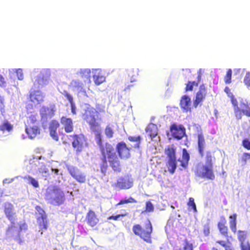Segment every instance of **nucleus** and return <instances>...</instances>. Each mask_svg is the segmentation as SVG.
<instances>
[{"label":"nucleus","instance_id":"f257e3e1","mask_svg":"<svg viewBox=\"0 0 250 250\" xmlns=\"http://www.w3.org/2000/svg\"><path fill=\"white\" fill-rule=\"evenodd\" d=\"M133 148L127 146L123 141L118 143L116 146V155L118 159L115 162H110L107 159L106 160V168L104 170L100 169V171L104 175L106 174L108 167H110L114 172L120 173L123 169V164L121 159L127 160L131 157V151Z\"/></svg>","mask_w":250,"mask_h":250},{"label":"nucleus","instance_id":"f03ea898","mask_svg":"<svg viewBox=\"0 0 250 250\" xmlns=\"http://www.w3.org/2000/svg\"><path fill=\"white\" fill-rule=\"evenodd\" d=\"M96 133L95 138L96 142L99 146L100 150L101 153V156L100 157L99 166L100 169L104 170L106 168V160L107 159L110 162H115L118 159L116 155V152L113 147L109 144L106 143L103 145L102 135L101 132V128Z\"/></svg>","mask_w":250,"mask_h":250},{"label":"nucleus","instance_id":"7ed1b4c3","mask_svg":"<svg viewBox=\"0 0 250 250\" xmlns=\"http://www.w3.org/2000/svg\"><path fill=\"white\" fill-rule=\"evenodd\" d=\"M97 110L89 105H87L83 110L82 118L88 124L90 130L93 132H97L100 128L99 121H101L100 117L101 113H104V109L97 108Z\"/></svg>","mask_w":250,"mask_h":250},{"label":"nucleus","instance_id":"20e7f679","mask_svg":"<svg viewBox=\"0 0 250 250\" xmlns=\"http://www.w3.org/2000/svg\"><path fill=\"white\" fill-rule=\"evenodd\" d=\"M132 231L134 234L139 236L144 241L148 244L152 243V225L149 220L142 226L140 224H135L132 227Z\"/></svg>","mask_w":250,"mask_h":250},{"label":"nucleus","instance_id":"39448f33","mask_svg":"<svg viewBox=\"0 0 250 250\" xmlns=\"http://www.w3.org/2000/svg\"><path fill=\"white\" fill-rule=\"evenodd\" d=\"M205 140L202 133L198 134V151L201 158H204L205 165L213 167V163L215 161V157L213 152L207 151L205 153Z\"/></svg>","mask_w":250,"mask_h":250},{"label":"nucleus","instance_id":"423d86ee","mask_svg":"<svg viewBox=\"0 0 250 250\" xmlns=\"http://www.w3.org/2000/svg\"><path fill=\"white\" fill-rule=\"evenodd\" d=\"M164 153L167 158L166 166L169 172L173 174L177 168V159L176 156V147L172 144L167 146Z\"/></svg>","mask_w":250,"mask_h":250},{"label":"nucleus","instance_id":"0eeeda50","mask_svg":"<svg viewBox=\"0 0 250 250\" xmlns=\"http://www.w3.org/2000/svg\"><path fill=\"white\" fill-rule=\"evenodd\" d=\"M193 171L195 176L197 177L210 180H214L215 179V176L213 167L207 165L198 163L195 166Z\"/></svg>","mask_w":250,"mask_h":250},{"label":"nucleus","instance_id":"6e6552de","mask_svg":"<svg viewBox=\"0 0 250 250\" xmlns=\"http://www.w3.org/2000/svg\"><path fill=\"white\" fill-rule=\"evenodd\" d=\"M4 213L11 224V225L7 229L6 234L9 237H13L14 232L16 231V227L14 223L15 219L14 217L15 213L13 212V208L11 204L8 207L5 208Z\"/></svg>","mask_w":250,"mask_h":250},{"label":"nucleus","instance_id":"1a4fd4ad","mask_svg":"<svg viewBox=\"0 0 250 250\" xmlns=\"http://www.w3.org/2000/svg\"><path fill=\"white\" fill-rule=\"evenodd\" d=\"M207 95V89L205 84H201L198 91L196 93L193 100V106L197 108L198 106H202L205 100Z\"/></svg>","mask_w":250,"mask_h":250},{"label":"nucleus","instance_id":"9d476101","mask_svg":"<svg viewBox=\"0 0 250 250\" xmlns=\"http://www.w3.org/2000/svg\"><path fill=\"white\" fill-rule=\"evenodd\" d=\"M36 214L39 215L37 218V222L41 230H46L48 227V221L44 210L39 206L36 207Z\"/></svg>","mask_w":250,"mask_h":250},{"label":"nucleus","instance_id":"9b49d317","mask_svg":"<svg viewBox=\"0 0 250 250\" xmlns=\"http://www.w3.org/2000/svg\"><path fill=\"white\" fill-rule=\"evenodd\" d=\"M56 108L55 104H50L49 105H42L40 109V114L41 119L47 120L51 119L55 114Z\"/></svg>","mask_w":250,"mask_h":250},{"label":"nucleus","instance_id":"f8f14e48","mask_svg":"<svg viewBox=\"0 0 250 250\" xmlns=\"http://www.w3.org/2000/svg\"><path fill=\"white\" fill-rule=\"evenodd\" d=\"M133 186L132 180L128 176L121 177L118 178L113 187L118 189H126L130 188Z\"/></svg>","mask_w":250,"mask_h":250},{"label":"nucleus","instance_id":"ddd939ff","mask_svg":"<svg viewBox=\"0 0 250 250\" xmlns=\"http://www.w3.org/2000/svg\"><path fill=\"white\" fill-rule=\"evenodd\" d=\"M72 138V146L77 152H80L83 147L84 137L82 134H73L70 135Z\"/></svg>","mask_w":250,"mask_h":250},{"label":"nucleus","instance_id":"4468645a","mask_svg":"<svg viewBox=\"0 0 250 250\" xmlns=\"http://www.w3.org/2000/svg\"><path fill=\"white\" fill-rule=\"evenodd\" d=\"M169 129L172 137L177 140L181 139L186 135V129L182 125L172 124Z\"/></svg>","mask_w":250,"mask_h":250},{"label":"nucleus","instance_id":"2eb2a0df","mask_svg":"<svg viewBox=\"0 0 250 250\" xmlns=\"http://www.w3.org/2000/svg\"><path fill=\"white\" fill-rule=\"evenodd\" d=\"M29 99L30 101L35 106L44 101V96L41 91L39 90H34L30 92Z\"/></svg>","mask_w":250,"mask_h":250},{"label":"nucleus","instance_id":"dca6fc26","mask_svg":"<svg viewBox=\"0 0 250 250\" xmlns=\"http://www.w3.org/2000/svg\"><path fill=\"white\" fill-rule=\"evenodd\" d=\"M69 173L76 181L80 183H84L85 181V176L82 173L79 169L74 167L68 168Z\"/></svg>","mask_w":250,"mask_h":250},{"label":"nucleus","instance_id":"f3484780","mask_svg":"<svg viewBox=\"0 0 250 250\" xmlns=\"http://www.w3.org/2000/svg\"><path fill=\"white\" fill-rule=\"evenodd\" d=\"M60 122L66 133H71L73 131L74 125L72 120L66 116H62Z\"/></svg>","mask_w":250,"mask_h":250},{"label":"nucleus","instance_id":"a211bd4d","mask_svg":"<svg viewBox=\"0 0 250 250\" xmlns=\"http://www.w3.org/2000/svg\"><path fill=\"white\" fill-rule=\"evenodd\" d=\"M191 99L186 95L182 96L180 106L181 108L185 112H188L191 111Z\"/></svg>","mask_w":250,"mask_h":250},{"label":"nucleus","instance_id":"6ab92c4d","mask_svg":"<svg viewBox=\"0 0 250 250\" xmlns=\"http://www.w3.org/2000/svg\"><path fill=\"white\" fill-rule=\"evenodd\" d=\"M85 220L87 224L91 227H95L99 223V220L95 212L90 209L86 215Z\"/></svg>","mask_w":250,"mask_h":250},{"label":"nucleus","instance_id":"aec40b11","mask_svg":"<svg viewBox=\"0 0 250 250\" xmlns=\"http://www.w3.org/2000/svg\"><path fill=\"white\" fill-rule=\"evenodd\" d=\"M59 126V122L56 120H52L49 124V130L50 135L54 140L57 141L59 140L57 130Z\"/></svg>","mask_w":250,"mask_h":250},{"label":"nucleus","instance_id":"412c9836","mask_svg":"<svg viewBox=\"0 0 250 250\" xmlns=\"http://www.w3.org/2000/svg\"><path fill=\"white\" fill-rule=\"evenodd\" d=\"M25 132L29 138L33 139L40 134V129L37 125H25Z\"/></svg>","mask_w":250,"mask_h":250},{"label":"nucleus","instance_id":"4be33fe9","mask_svg":"<svg viewBox=\"0 0 250 250\" xmlns=\"http://www.w3.org/2000/svg\"><path fill=\"white\" fill-rule=\"evenodd\" d=\"M240 118L238 116H235L236 119L240 120L242 118V114H244L248 117H250V104L248 102L242 100L240 103Z\"/></svg>","mask_w":250,"mask_h":250},{"label":"nucleus","instance_id":"5701e85b","mask_svg":"<svg viewBox=\"0 0 250 250\" xmlns=\"http://www.w3.org/2000/svg\"><path fill=\"white\" fill-rule=\"evenodd\" d=\"M190 160V155L186 148L182 149V155L181 159H179L178 161L180 163V166L183 168L186 169L188 166V163Z\"/></svg>","mask_w":250,"mask_h":250},{"label":"nucleus","instance_id":"b1692460","mask_svg":"<svg viewBox=\"0 0 250 250\" xmlns=\"http://www.w3.org/2000/svg\"><path fill=\"white\" fill-rule=\"evenodd\" d=\"M217 226L220 233L225 237L228 238L229 229L227 226V221L225 218L221 219L220 221L218 222Z\"/></svg>","mask_w":250,"mask_h":250},{"label":"nucleus","instance_id":"393cba45","mask_svg":"<svg viewBox=\"0 0 250 250\" xmlns=\"http://www.w3.org/2000/svg\"><path fill=\"white\" fill-rule=\"evenodd\" d=\"M146 132L151 139L155 138L158 134V129L156 125L153 124H149L146 127Z\"/></svg>","mask_w":250,"mask_h":250},{"label":"nucleus","instance_id":"a878e982","mask_svg":"<svg viewBox=\"0 0 250 250\" xmlns=\"http://www.w3.org/2000/svg\"><path fill=\"white\" fill-rule=\"evenodd\" d=\"M28 226L26 223L23 222L22 223H21L19 225V229L18 231L16 229V231L14 232V235L13 237H14V240L16 241H21V236H20V232L22 230H26L27 229Z\"/></svg>","mask_w":250,"mask_h":250},{"label":"nucleus","instance_id":"bb28decb","mask_svg":"<svg viewBox=\"0 0 250 250\" xmlns=\"http://www.w3.org/2000/svg\"><path fill=\"white\" fill-rule=\"evenodd\" d=\"M13 129V125L7 120H4L0 125V130L2 132L7 131L10 132L12 131Z\"/></svg>","mask_w":250,"mask_h":250},{"label":"nucleus","instance_id":"cd10ccee","mask_svg":"<svg viewBox=\"0 0 250 250\" xmlns=\"http://www.w3.org/2000/svg\"><path fill=\"white\" fill-rule=\"evenodd\" d=\"M128 140L130 142L136 143L134 145L130 146L131 147H132V148H135V149H138L140 148V146L141 141V137L140 136H130L128 137Z\"/></svg>","mask_w":250,"mask_h":250},{"label":"nucleus","instance_id":"c85d7f7f","mask_svg":"<svg viewBox=\"0 0 250 250\" xmlns=\"http://www.w3.org/2000/svg\"><path fill=\"white\" fill-rule=\"evenodd\" d=\"M229 227L231 231L235 233L237 231L236 228V214H233L229 216Z\"/></svg>","mask_w":250,"mask_h":250},{"label":"nucleus","instance_id":"c756f323","mask_svg":"<svg viewBox=\"0 0 250 250\" xmlns=\"http://www.w3.org/2000/svg\"><path fill=\"white\" fill-rule=\"evenodd\" d=\"M231 102L232 104L233 105L234 108V112L235 116H238L240 118V108L238 105V102L236 98H235L234 96L230 98Z\"/></svg>","mask_w":250,"mask_h":250},{"label":"nucleus","instance_id":"7c9ffc66","mask_svg":"<svg viewBox=\"0 0 250 250\" xmlns=\"http://www.w3.org/2000/svg\"><path fill=\"white\" fill-rule=\"evenodd\" d=\"M216 243L219 244L224 248L225 250H235V248L232 246L229 241L226 242L223 240H217L216 241Z\"/></svg>","mask_w":250,"mask_h":250},{"label":"nucleus","instance_id":"2f4dec72","mask_svg":"<svg viewBox=\"0 0 250 250\" xmlns=\"http://www.w3.org/2000/svg\"><path fill=\"white\" fill-rule=\"evenodd\" d=\"M48 194L50 195H53L54 198H58L60 195L63 194L62 192L61 191L60 189L57 187H53L52 188L49 189Z\"/></svg>","mask_w":250,"mask_h":250},{"label":"nucleus","instance_id":"473e14b6","mask_svg":"<svg viewBox=\"0 0 250 250\" xmlns=\"http://www.w3.org/2000/svg\"><path fill=\"white\" fill-rule=\"evenodd\" d=\"M237 233L238 239L240 244L242 243H246V242H248L246 241L247 236V232L246 231L239 230L237 231Z\"/></svg>","mask_w":250,"mask_h":250},{"label":"nucleus","instance_id":"72a5a7b5","mask_svg":"<svg viewBox=\"0 0 250 250\" xmlns=\"http://www.w3.org/2000/svg\"><path fill=\"white\" fill-rule=\"evenodd\" d=\"M93 77L94 82L96 85H100L105 81V78L100 73L95 74Z\"/></svg>","mask_w":250,"mask_h":250},{"label":"nucleus","instance_id":"f704fd0d","mask_svg":"<svg viewBox=\"0 0 250 250\" xmlns=\"http://www.w3.org/2000/svg\"><path fill=\"white\" fill-rule=\"evenodd\" d=\"M104 133L107 138H112L114 135V129L113 127L110 125H107L104 129Z\"/></svg>","mask_w":250,"mask_h":250},{"label":"nucleus","instance_id":"c9c22d12","mask_svg":"<svg viewBox=\"0 0 250 250\" xmlns=\"http://www.w3.org/2000/svg\"><path fill=\"white\" fill-rule=\"evenodd\" d=\"M37 122V115H31L29 116L27 120V123L25 125H35Z\"/></svg>","mask_w":250,"mask_h":250},{"label":"nucleus","instance_id":"e433bc0d","mask_svg":"<svg viewBox=\"0 0 250 250\" xmlns=\"http://www.w3.org/2000/svg\"><path fill=\"white\" fill-rule=\"evenodd\" d=\"M198 85V83L195 81H188L186 84L185 87V91H192L193 90V86H197Z\"/></svg>","mask_w":250,"mask_h":250},{"label":"nucleus","instance_id":"4c0bfd02","mask_svg":"<svg viewBox=\"0 0 250 250\" xmlns=\"http://www.w3.org/2000/svg\"><path fill=\"white\" fill-rule=\"evenodd\" d=\"M232 70L231 69H228L226 74L224 77V82L226 84H229L231 82Z\"/></svg>","mask_w":250,"mask_h":250},{"label":"nucleus","instance_id":"58836bf2","mask_svg":"<svg viewBox=\"0 0 250 250\" xmlns=\"http://www.w3.org/2000/svg\"><path fill=\"white\" fill-rule=\"evenodd\" d=\"M24 179L29 181L30 184L32 185L34 188H39V185L38 182L35 179L32 177L31 176L29 175L26 176L24 177Z\"/></svg>","mask_w":250,"mask_h":250},{"label":"nucleus","instance_id":"ea45409f","mask_svg":"<svg viewBox=\"0 0 250 250\" xmlns=\"http://www.w3.org/2000/svg\"><path fill=\"white\" fill-rule=\"evenodd\" d=\"M184 250H194L192 243H190L188 239L184 240Z\"/></svg>","mask_w":250,"mask_h":250},{"label":"nucleus","instance_id":"a19ab883","mask_svg":"<svg viewBox=\"0 0 250 250\" xmlns=\"http://www.w3.org/2000/svg\"><path fill=\"white\" fill-rule=\"evenodd\" d=\"M250 160V153L245 152L243 154L242 157L241 158V160H240V162L243 165H246L247 161Z\"/></svg>","mask_w":250,"mask_h":250},{"label":"nucleus","instance_id":"79ce46f5","mask_svg":"<svg viewBox=\"0 0 250 250\" xmlns=\"http://www.w3.org/2000/svg\"><path fill=\"white\" fill-rule=\"evenodd\" d=\"M128 77L130 78L131 82H134L136 81V78L138 75V72L137 71H134L133 70H130L128 71Z\"/></svg>","mask_w":250,"mask_h":250},{"label":"nucleus","instance_id":"37998d69","mask_svg":"<svg viewBox=\"0 0 250 250\" xmlns=\"http://www.w3.org/2000/svg\"><path fill=\"white\" fill-rule=\"evenodd\" d=\"M244 83L249 89H250V72L246 73L244 78Z\"/></svg>","mask_w":250,"mask_h":250},{"label":"nucleus","instance_id":"c03bdc74","mask_svg":"<svg viewBox=\"0 0 250 250\" xmlns=\"http://www.w3.org/2000/svg\"><path fill=\"white\" fill-rule=\"evenodd\" d=\"M203 233L205 236H208L210 233V224L209 222L207 223L203 226Z\"/></svg>","mask_w":250,"mask_h":250},{"label":"nucleus","instance_id":"a18cd8bd","mask_svg":"<svg viewBox=\"0 0 250 250\" xmlns=\"http://www.w3.org/2000/svg\"><path fill=\"white\" fill-rule=\"evenodd\" d=\"M62 94L66 98V99L69 101L70 103H72L73 102V99L72 96L66 90H64Z\"/></svg>","mask_w":250,"mask_h":250},{"label":"nucleus","instance_id":"49530a36","mask_svg":"<svg viewBox=\"0 0 250 250\" xmlns=\"http://www.w3.org/2000/svg\"><path fill=\"white\" fill-rule=\"evenodd\" d=\"M243 146L247 150H250V140L248 139H245L242 141Z\"/></svg>","mask_w":250,"mask_h":250},{"label":"nucleus","instance_id":"de8ad7c7","mask_svg":"<svg viewBox=\"0 0 250 250\" xmlns=\"http://www.w3.org/2000/svg\"><path fill=\"white\" fill-rule=\"evenodd\" d=\"M15 72L16 73L18 79L19 80H22L23 79V74L21 69H16Z\"/></svg>","mask_w":250,"mask_h":250},{"label":"nucleus","instance_id":"09e8293b","mask_svg":"<svg viewBox=\"0 0 250 250\" xmlns=\"http://www.w3.org/2000/svg\"><path fill=\"white\" fill-rule=\"evenodd\" d=\"M136 202L135 200L130 197L128 198H125V199L121 200L118 203H132Z\"/></svg>","mask_w":250,"mask_h":250},{"label":"nucleus","instance_id":"8fccbe9b","mask_svg":"<svg viewBox=\"0 0 250 250\" xmlns=\"http://www.w3.org/2000/svg\"><path fill=\"white\" fill-rule=\"evenodd\" d=\"M127 213H123V214H118L116 215H111V216H109L107 218V219H108V220L113 219L114 220H117L120 217L125 216L127 215Z\"/></svg>","mask_w":250,"mask_h":250},{"label":"nucleus","instance_id":"3c124183","mask_svg":"<svg viewBox=\"0 0 250 250\" xmlns=\"http://www.w3.org/2000/svg\"><path fill=\"white\" fill-rule=\"evenodd\" d=\"M240 245L241 250H250V244L249 242L242 243Z\"/></svg>","mask_w":250,"mask_h":250},{"label":"nucleus","instance_id":"603ef678","mask_svg":"<svg viewBox=\"0 0 250 250\" xmlns=\"http://www.w3.org/2000/svg\"><path fill=\"white\" fill-rule=\"evenodd\" d=\"M154 210V207L153 204H146V209L145 210L142 211V213L150 212L153 211Z\"/></svg>","mask_w":250,"mask_h":250},{"label":"nucleus","instance_id":"864d4df0","mask_svg":"<svg viewBox=\"0 0 250 250\" xmlns=\"http://www.w3.org/2000/svg\"><path fill=\"white\" fill-rule=\"evenodd\" d=\"M80 73L82 74V76L83 77V75H85V77L89 78L90 77V71L89 69H84L81 70L80 71Z\"/></svg>","mask_w":250,"mask_h":250},{"label":"nucleus","instance_id":"5fc2aeb1","mask_svg":"<svg viewBox=\"0 0 250 250\" xmlns=\"http://www.w3.org/2000/svg\"><path fill=\"white\" fill-rule=\"evenodd\" d=\"M0 86L2 87H5L6 86V81L1 75H0Z\"/></svg>","mask_w":250,"mask_h":250},{"label":"nucleus","instance_id":"6e6d98bb","mask_svg":"<svg viewBox=\"0 0 250 250\" xmlns=\"http://www.w3.org/2000/svg\"><path fill=\"white\" fill-rule=\"evenodd\" d=\"M224 91L230 98L234 96L233 93L231 92V90L229 87L226 86L224 89Z\"/></svg>","mask_w":250,"mask_h":250},{"label":"nucleus","instance_id":"4d7b16f0","mask_svg":"<svg viewBox=\"0 0 250 250\" xmlns=\"http://www.w3.org/2000/svg\"><path fill=\"white\" fill-rule=\"evenodd\" d=\"M189 211H193L194 212L197 211L196 204H188Z\"/></svg>","mask_w":250,"mask_h":250},{"label":"nucleus","instance_id":"13d9d810","mask_svg":"<svg viewBox=\"0 0 250 250\" xmlns=\"http://www.w3.org/2000/svg\"><path fill=\"white\" fill-rule=\"evenodd\" d=\"M72 84L74 85V86L78 88H82V83L78 82L77 81H73L72 82Z\"/></svg>","mask_w":250,"mask_h":250},{"label":"nucleus","instance_id":"bf43d9fd","mask_svg":"<svg viewBox=\"0 0 250 250\" xmlns=\"http://www.w3.org/2000/svg\"><path fill=\"white\" fill-rule=\"evenodd\" d=\"M70 105H71V112L73 114H76V106H75V103L74 102L70 103Z\"/></svg>","mask_w":250,"mask_h":250},{"label":"nucleus","instance_id":"052dcab7","mask_svg":"<svg viewBox=\"0 0 250 250\" xmlns=\"http://www.w3.org/2000/svg\"><path fill=\"white\" fill-rule=\"evenodd\" d=\"M188 203H194V199L192 197L189 198Z\"/></svg>","mask_w":250,"mask_h":250},{"label":"nucleus","instance_id":"680f3d73","mask_svg":"<svg viewBox=\"0 0 250 250\" xmlns=\"http://www.w3.org/2000/svg\"><path fill=\"white\" fill-rule=\"evenodd\" d=\"M2 106H3V100L0 99V107L1 108Z\"/></svg>","mask_w":250,"mask_h":250},{"label":"nucleus","instance_id":"e2e57ef3","mask_svg":"<svg viewBox=\"0 0 250 250\" xmlns=\"http://www.w3.org/2000/svg\"><path fill=\"white\" fill-rule=\"evenodd\" d=\"M42 80H43L42 78L41 77H38L37 81H38V83H39L41 81H42Z\"/></svg>","mask_w":250,"mask_h":250},{"label":"nucleus","instance_id":"0e129e2a","mask_svg":"<svg viewBox=\"0 0 250 250\" xmlns=\"http://www.w3.org/2000/svg\"><path fill=\"white\" fill-rule=\"evenodd\" d=\"M27 106H28L27 108H32V107H33V105L31 104H29Z\"/></svg>","mask_w":250,"mask_h":250},{"label":"nucleus","instance_id":"69168bd1","mask_svg":"<svg viewBox=\"0 0 250 250\" xmlns=\"http://www.w3.org/2000/svg\"><path fill=\"white\" fill-rule=\"evenodd\" d=\"M211 250H219L218 249H217L216 248H214V247H213Z\"/></svg>","mask_w":250,"mask_h":250},{"label":"nucleus","instance_id":"338daca9","mask_svg":"<svg viewBox=\"0 0 250 250\" xmlns=\"http://www.w3.org/2000/svg\"><path fill=\"white\" fill-rule=\"evenodd\" d=\"M58 169H55V172L57 173L58 172Z\"/></svg>","mask_w":250,"mask_h":250},{"label":"nucleus","instance_id":"774afa93","mask_svg":"<svg viewBox=\"0 0 250 250\" xmlns=\"http://www.w3.org/2000/svg\"><path fill=\"white\" fill-rule=\"evenodd\" d=\"M240 71V69H238L237 70V71H238V72Z\"/></svg>","mask_w":250,"mask_h":250}]
</instances>
